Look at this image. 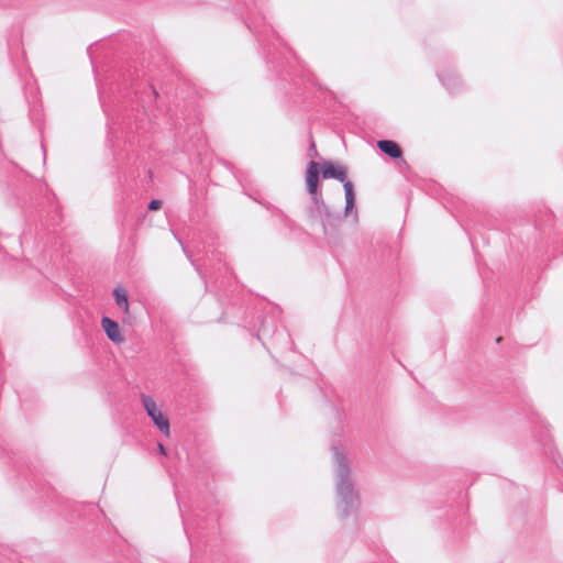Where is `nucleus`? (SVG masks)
Masks as SVG:
<instances>
[{
    "label": "nucleus",
    "instance_id": "obj_1",
    "mask_svg": "<svg viewBox=\"0 0 563 563\" xmlns=\"http://www.w3.org/2000/svg\"><path fill=\"white\" fill-rule=\"evenodd\" d=\"M141 401L144 407V410L151 417L154 424L162 432H164L166 435H168L169 434V421L166 418V416L163 413L162 409L157 406L155 400L152 397L142 394Z\"/></svg>",
    "mask_w": 563,
    "mask_h": 563
},
{
    "label": "nucleus",
    "instance_id": "obj_2",
    "mask_svg": "<svg viewBox=\"0 0 563 563\" xmlns=\"http://www.w3.org/2000/svg\"><path fill=\"white\" fill-rule=\"evenodd\" d=\"M320 165L319 163L311 161L306 170V185L308 192L316 198L318 192Z\"/></svg>",
    "mask_w": 563,
    "mask_h": 563
},
{
    "label": "nucleus",
    "instance_id": "obj_3",
    "mask_svg": "<svg viewBox=\"0 0 563 563\" xmlns=\"http://www.w3.org/2000/svg\"><path fill=\"white\" fill-rule=\"evenodd\" d=\"M101 325L107 336L114 343H122L124 341V336L119 328V324L111 320L108 317H103L101 320Z\"/></svg>",
    "mask_w": 563,
    "mask_h": 563
},
{
    "label": "nucleus",
    "instance_id": "obj_4",
    "mask_svg": "<svg viewBox=\"0 0 563 563\" xmlns=\"http://www.w3.org/2000/svg\"><path fill=\"white\" fill-rule=\"evenodd\" d=\"M377 146L382 152L393 158H399L401 156V148L394 141L382 140L377 142Z\"/></svg>",
    "mask_w": 563,
    "mask_h": 563
},
{
    "label": "nucleus",
    "instance_id": "obj_5",
    "mask_svg": "<svg viewBox=\"0 0 563 563\" xmlns=\"http://www.w3.org/2000/svg\"><path fill=\"white\" fill-rule=\"evenodd\" d=\"M323 178H335L342 183L345 181V170L335 167L332 163H325L322 167Z\"/></svg>",
    "mask_w": 563,
    "mask_h": 563
},
{
    "label": "nucleus",
    "instance_id": "obj_6",
    "mask_svg": "<svg viewBox=\"0 0 563 563\" xmlns=\"http://www.w3.org/2000/svg\"><path fill=\"white\" fill-rule=\"evenodd\" d=\"M113 297H114L117 306L125 314H128L130 312V308H129V300H128L126 291L121 286H118L113 289Z\"/></svg>",
    "mask_w": 563,
    "mask_h": 563
},
{
    "label": "nucleus",
    "instance_id": "obj_7",
    "mask_svg": "<svg viewBox=\"0 0 563 563\" xmlns=\"http://www.w3.org/2000/svg\"><path fill=\"white\" fill-rule=\"evenodd\" d=\"M344 191H345V213L347 214L354 208L355 195L354 188L351 181L343 183Z\"/></svg>",
    "mask_w": 563,
    "mask_h": 563
},
{
    "label": "nucleus",
    "instance_id": "obj_8",
    "mask_svg": "<svg viewBox=\"0 0 563 563\" xmlns=\"http://www.w3.org/2000/svg\"><path fill=\"white\" fill-rule=\"evenodd\" d=\"M162 208V201L154 199L148 203V209L152 211L159 210Z\"/></svg>",
    "mask_w": 563,
    "mask_h": 563
},
{
    "label": "nucleus",
    "instance_id": "obj_9",
    "mask_svg": "<svg viewBox=\"0 0 563 563\" xmlns=\"http://www.w3.org/2000/svg\"><path fill=\"white\" fill-rule=\"evenodd\" d=\"M157 449H158V452H159L161 454H163V455H165V454H166V449H165V446H164L162 443H158V444H157Z\"/></svg>",
    "mask_w": 563,
    "mask_h": 563
}]
</instances>
